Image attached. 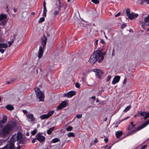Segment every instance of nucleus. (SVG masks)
Segmentation results:
<instances>
[{
  "instance_id": "nucleus-1",
  "label": "nucleus",
  "mask_w": 149,
  "mask_h": 149,
  "mask_svg": "<svg viewBox=\"0 0 149 149\" xmlns=\"http://www.w3.org/2000/svg\"><path fill=\"white\" fill-rule=\"evenodd\" d=\"M106 54V52L101 53L100 50H96L91 56L89 62L92 64H94L97 61L100 63L103 60L104 56Z\"/></svg>"
},
{
  "instance_id": "nucleus-2",
  "label": "nucleus",
  "mask_w": 149,
  "mask_h": 149,
  "mask_svg": "<svg viewBox=\"0 0 149 149\" xmlns=\"http://www.w3.org/2000/svg\"><path fill=\"white\" fill-rule=\"evenodd\" d=\"M17 123L15 121L11 122L6 125L3 128L2 134L4 136H8L16 127Z\"/></svg>"
},
{
  "instance_id": "nucleus-3",
  "label": "nucleus",
  "mask_w": 149,
  "mask_h": 149,
  "mask_svg": "<svg viewBox=\"0 0 149 149\" xmlns=\"http://www.w3.org/2000/svg\"><path fill=\"white\" fill-rule=\"evenodd\" d=\"M47 39L45 36H44L41 40V44L42 46L40 47L38 52V57L39 59L41 58L44 53V49L46 46Z\"/></svg>"
},
{
  "instance_id": "nucleus-4",
  "label": "nucleus",
  "mask_w": 149,
  "mask_h": 149,
  "mask_svg": "<svg viewBox=\"0 0 149 149\" xmlns=\"http://www.w3.org/2000/svg\"><path fill=\"white\" fill-rule=\"evenodd\" d=\"M35 91L36 96L39 99L40 101H43L44 96L42 92L38 87L35 88Z\"/></svg>"
},
{
  "instance_id": "nucleus-5",
  "label": "nucleus",
  "mask_w": 149,
  "mask_h": 149,
  "mask_svg": "<svg viewBox=\"0 0 149 149\" xmlns=\"http://www.w3.org/2000/svg\"><path fill=\"white\" fill-rule=\"evenodd\" d=\"M130 10L129 8L127 9L126 11L127 15L128 16V17L130 19H135L138 16V15L137 14H135L133 12L130 13Z\"/></svg>"
},
{
  "instance_id": "nucleus-6",
  "label": "nucleus",
  "mask_w": 149,
  "mask_h": 149,
  "mask_svg": "<svg viewBox=\"0 0 149 149\" xmlns=\"http://www.w3.org/2000/svg\"><path fill=\"white\" fill-rule=\"evenodd\" d=\"M144 21V22H140V23L142 28L144 29L145 26H149V15L147 17H145Z\"/></svg>"
},
{
  "instance_id": "nucleus-7",
  "label": "nucleus",
  "mask_w": 149,
  "mask_h": 149,
  "mask_svg": "<svg viewBox=\"0 0 149 149\" xmlns=\"http://www.w3.org/2000/svg\"><path fill=\"white\" fill-rule=\"evenodd\" d=\"M7 18L6 15L4 14H2L0 15V25L4 26L6 24Z\"/></svg>"
},
{
  "instance_id": "nucleus-8",
  "label": "nucleus",
  "mask_w": 149,
  "mask_h": 149,
  "mask_svg": "<svg viewBox=\"0 0 149 149\" xmlns=\"http://www.w3.org/2000/svg\"><path fill=\"white\" fill-rule=\"evenodd\" d=\"M149 124V119L146 120V122H145L144 123L142 124L141 125L139 126L135 130H133L132 131V132H135L138 131L142 129L143 128L148 124Z\"/></svg>"
},
{
  "instance_id": "nucleus-9",
  "label": "nucleus",
  "mask_w": 149,
  "mask_h": 149,
  "mask_svg": "<svg viewBox=\"0 0 149 149\" xmlns=\"http://www.w3.org/2000/svg\"><path fill=\"white\" fill-rule=\"evenodd\" d=\"M54 111H49L47 114H43L40 116V118L41 119L43 120L47 119L50 117L54 113Z\"/></svg>"
},
{
  "instance_id": "nucleus-10",
  "label": "nucleus",
  "mask_w": 149,
  "mask_h": 149,
  "mask_svg": "<svg viewBox=\"0 0 149 149\" xmlns=\"http://www.w3.org/2000/svg\"><path fill=\"white\" fill-rule=\"evenodd\" d=\"M93 71L96 72V75L97 77L99 79H101L103 74L102 71L100 70L95 69L93 70Z\"/></svg>"
},
{
  "instance_id": "nucleus-11",
  "label": "nucleus",
  "mask_w": 149,
  "mask_h": 149,
  "mask_svg": "<svg viewBox=\"0 0 149 149\" xmlns=\"http://www.w3.org/2000/svg\"><path fill=\"white\" fill-rule=\"evenodd\" d=\"M68 105V103L65 101H63L57 107L58 110H60L66 107Z\"/></svg>"
},
{
  "instance_id": "nucleus-12",
  "label": "nucleus",
  "mask_w": 149,
  "mask_h": 149,
  "mask_svg": "<svg viewBox=\"0 0 149 149\" xmlns=\"http://www.w3.org/2000/svg\"><path fill=\"white\" fill-rule=\"evenodd\" d=\"M36 138L35 139H37L40 142H42L44 141L45 139V137L42 136L41 134L38 133L36 136Z\"/></svg>"
},
{
  "instance_id": "nucleus-13",
  "label": "nucleus",
  "mask_w": 149,
  "mask_h": 149,
  "mask_svg": "<svg viewBox=\"0 0 149 149\" xmlns=\"http://www.w3.org/2000/svg\"><path fill=\"white\" fill-rule=\"evenodd\" d=\"M26 116L28 120L30 122H33L35 120V118L32 113L27 114L26 115Z\"/></svg>"
},
{
  "instance_id": "nucleus-14",
  "label": "nucleus",
  "mask_w": 149,
  "mask_h": 149,
  "mask_svg": "<svg viewBox=\"0 0 149 149\" xmlns=\"http://www.w3.org/2000/svg\"><path fill=\"white\" fill-rule=\"evenodd\" d=\"M7 119V116L6 115H3L2 120H0V127H2L3 126V124L6 123Z\"/></svg>"
},
{
  "instance_id": "nucleus-15",
  "label": "nucleus",
  "mask_w": 149,
  "mask_h": 149,
  "mask_svg": "<svg viewBox=\"0 0 149 149\" xmlns=\"http://www.w3.org/2000/svg\"><path fill=\"white\" fill-rule=\"evenodd\" d=\"M59 7H58V11H56L54 12V15H58L59 14V11L61 10V8L63 7V6L64 5L63 3L62 2H61L60 1H59Z\"/></svg>"
},
{
  "instance_id": "nucleus-16",
  "label": "nucleus",
  "mask_w": 149,
  "mask_h": 149,
  "mask_svg": "<svg viewBox=\"0 0 149 149\" xmlns=\"http://www.w3.org/2000/svg\"><path fill=\"white\" fill-rule=\"evenodd\" d=\"M75 94V93L73 91H70L67 93H65L64 95V96L68 97H71L72 96Z\"/></svg>"
},
{
  "instance_id": "nucleus-17",
  "label": "nucleus",
  "mask_w": 149,
  "mask_h": 149,
  "mask_svg": "<svg viewBox=\"0 0 149 149\" xmlns=\"http://www.w3.org/2000/svg\"><path fill=\"white\" fill-rule=\"evenodd\" d=\"M120 77L119 76H116L114 78L113 80L112 81V84H114L117 83L120 80Z\"/></svg>"
},
{
  "instance_id": "nucleus-18",
  "label": "nucleus",
  "mask_w": 149,
  "mask_h": 149,
  "mask_svg": "<svg viewBox=\"0 0 149 149\" xmlns=\"http://www.w3.org/2000/svg\"><path fill=\"white\" fill-rule=\"evenodd\" d=\"M123 132L122 131H117L116 133V137L117 138H119L120 136L123 134Z\"/></svg>"
},
{
  "instance_id": "nucleus-19",
  "label": "nucleus",
  "mask_w": 149,
  "mask_h": 149,
  "mask_svg": "<svg viewBox=\"0 0 149 149\" xmlns=\"http://www.w3.org/2000/svg\"><path fill=\"white\" fill-rule=\"evenodd\" d=\"M8 47L7 44L4 43H0V48H7Z\"/></svg>"
},
{
  "instance_id": "nucleus-20",
  "label": "nucleus",
  "mask_w": 149,
  "mask_h": 149,
  "mask_svg": "<svg viewBox=\"0 0 149 149\" xmlns=\"http://www.w3.org/2000/svg\"><path fill=\"white\" fill-rule=\"evenodd\" d=\"M6 108L8 110L10 111L13 110L14 109L13 107L10 104H9L7 105L6 106Z\"/></svg>"
},
{
  "instance_id": "nucleus-21",
  "label": "nucleus",
  "mask_w": 149,
  "mask_h": 149,
  "mask_svg": "<svg viewBox=\"0 0 149 149\" xmlns=\"http://www.w3.org/2000/svg\"><path fill=\"white\" fill-rule=\"evenodd\" d=\"M146 112H146V111H143V112L138 111V115L140 114L142 116H145V115L146 114Z\"/></svg>"
},
{
  "instance_id": "nucleus-22",
  "label": "nucleus",
  "mask_w": 149,
  "mask_h": 149,
  "mask_svg": "<svg viewBox=\"0 0 149 149\" xmlns=\"http://www.w3.org/2000/svg\"><path fill=\"white\" fill-rule=\"evenodd\" d=\"M54 127H53L50 128L49 130H47V132L49 134H50L52 132V131L54 129Z\"/></svg>"
},
{
  "instance_id": "nucleus-23",
  "label": "nucleus",
  "mask_w": 149,
  "mask_h": 149,
  "mask_svg": "<svg viewBox=\"0 0 149 149\" xmlns=\"http://www.w3.org/2000/svg\"><path fill=\"white\" fill-rule=\"evenodd\" d=\"M144 2L146 3L147 4H148L149 3V0H141L140 3L141 4H143Z\"/></svg>"
},
{
  "instance_id": "nucleus-24",
  "label": "nucleus",
  "mask_w": 149,
  "mask_h": 149,
  "mask_svg": "<svg viewBox=\"0 0 149 149\" xmlns=\"http://www.w3.org/2000/svg\"><path fill=\"white\" fill-rule=\"evenodd\" d=\"M43 16L45 17L46 15V13L47 12V10L46 7H43Z\"/></svg>"
},
{
  "instance_id": "nucleus-25",
  "label": "nucleus",
  "mask_w": 149,
  "mask_h": 149,
  "mask_svg": "<svg viewBox=\"0 0 149 149\" xmlns=\"http://www.w3.org/2000/svg\"><path fill=\"white\" fill-rule=\"evenodd\" d=\"M68 136L69 137H74L75 136V135L73 132H70L68 134Z\"/></svg>"
},
{
  "instance_id": "nucleus-26",
  "label": "nucleus",
  "mask_w": 149,
  "mask_h": 149,
  "mask_svg": "<svg viewBox=\"0 0 149 149\" xmlns=\"http://www.w3.org/2000/svg\"><path fill=\"white\" fill-rule=\"evenodd\" d=\"M131 108V106L130 105H129L126 107V108L124 110V111L125 112H127V111L129 110Z\"/></svg>"
},
{
  "instance_id": "nucleus-27",
  "label": "nucleus",
  "mask_w": 149,
  "mask_h": 149,
  "mask_svg": "<svg viewBox=\"0 0 149 149\" xmlns=\"http://www.w3.org/2000/svg\"><path fill=\"white\" fill-rule=\"evenodd\" d=\"M59 141V139L55 138L52 140V142L54 143H56Z\"/></svg>"
},
{
  "instance_id": "nucleus-28",
  "label": "nucleus",
  "mask_w": 149,
  "mask_h": 149,
  "mask_svg": "<svg viewBox=\"0 0 149 149\" xmlns=\"http://www.w3.org/2000/svg\"><path fill=\"white\" fill-rule=\"evenodd\" d=\"M14 40L13 39H12L11 41H8V43L9 44V46L10 47L12 44L14 42Z\"/></svg>"
},
{
  "instance_id": "nucleus-29",
  "label": "nucleus",
  "mask_w": 149,
  "mask_h": 149,
  "mask_svg": "<svg viewBox=\"0 0 149 149\" xmlns=\"http://www.w3.org/2000/svg\"><path fill=\"white\" fill-rule=\"evenodd\" d=\"M92 2L96 4L99 3V0H91Z\"/></svg>"
},
{
  "instance_id": "nucleus-30",
  "label": "nucleus",
  "mask_w": 149,
  "mask_h": 149,
  "mask_svg": "<svg viewBox=\"0 0 149 149\" xmlns=\"http://www.w3.org/2000/svg\"><path fill=\"white\" fill-rule=\"evenodd\" d=\"M45 20V18L43 17L41 18L38 21V22L41 23Z\"/></svg>"
},
{
  "instance_id": "nucleus-31",
  "label": "nucleus",
  "mask_w": 149,
  "mask_h": 149,
  "mask_svg": "<svg viewBox=\"0 0 149 149\" xmlns=\"http://www.w3.org/2000/svg\"><path fill=\"white\" fill-rule=\"evenodd\" d=\"M72 127L71 126H69L66 129V130L68 131H70L72 130Z\"/></svg>"
},
{
  "instance_id": "nucleus-32",
  "label": "nucleus",
  "mask_w": 149,
  "mask_h": 149,
  "mask_svg": "<svg viewBox=\"0 0 149 149\" xmlns=\"http://www.w3.org/2000/svg\"><path fill=\"white\" fill-rule=\"evenodd\" d=\"M37 130L36 129H35L33 131L31 132V134L32 135H34L37 132Z\"/></svg>"
},
{
  "instance_id": "nucleus-33",
  "label": "nucleus",
  "mask_w": 149,
  "mask_h": 149,
  "mask_svg": "<svg viewBox=\"0 0 149 149\" xmlns=\"http://www.w3.org/2000/svg\"><path fill=\"white\" fill-rule=\"evenodd\" d=\"M149 117V115L146 112V114L145 115L144 117V120H146L147 118H148Z\"/></svg>"
},
{
  "instance_id": "nucleus-34",
  "label": "nucleus",
  "mask_w": 149,
  "mask_h": 149,
  "mask_svg": "<svg viewBox=\"0 0 149 149\" xmlns=\"http://www.w3.org/2000/svg\"><path fill=\"white\" fill-rule=\"evenodd\" d=\"M82 114H77L76 115V117L78 118H80L82 117Z\"/></svg>"
},
{
  "instance_id": "nucleus-35",
  "label": "nucleus",
  "mask_w": 149,
  "mask_h": 149,
  "mask_svg": "<svg viewBox=\"0 0 149 149\" xmlns=\"http://www.w3.org/2000/svg\"><path fill=\"white\" fill-rule=\"evenodd\" d=\"M111 75H109V76L108 77H107V79H106V81H109L110 80V79H111Z\"/></svg>"
},
{
  "instance_id": "nucleus-36",
  "label": "nucleus",
  "mask_w": 149,
  "mask_h": 149,
  "mask_svg": "<svg viewBox=\"0 0 149 149\" xmlns=\"http://www.w3.org/2000/svg\"><path fill=\"white\" fill-rule=\"evenodd\" d=\"M27 15V13L26 12H24L23 13H22V16L23 17H24L25 16H26Z\"/></svg>"
},
{
  "instance_id": "nucleus-37",
  "label": "nucleus",
  "mask_w": 149,
  "mask_h": 149,
  "mask_svg": "<svg viewBox=\"0 0 149 149\" xmlns=\"http://www.w3.org/2000/svg\"><path fill=\"white\" fill-rule=\"evenodd\" d=\"M75 86L77 88H79L80 87V85L79 83H76L75 84Z\"/></svg>"
},
{
  "instance_id": "nucleus-38",
  "label": "nucleus",
  "mask_w": 149,
  "mask_h": 149,
  "mask_svg": "<svg viewBox=\"0 0 149 149\" xmlns=\"http://www.w3.org/2000/svg\"><path fill=\"white\" fill-rule=\"evenodd\" d=\"M127 82V79L126 78H125L123 82V84H125Z\"/></svg>"
},
{
  "instance_id": "nucleus-39",
  "label": "nucleus",
  "mask_w": 149,
  "mask_h": 149,
  "mask_svg": "<svg viewBox=\"0 0 149 149\" xmlns=\"http://www.w3.org/2000/svg\"><path fill=\"white\" fill-rule=\"evenodd\" d=\"M51 67L50 65L48 66L46 68L47 70L48 71L51 70V69H50Z\"/></svg>"
},
{
  "instance_id": "nucleus-40",
  "label": "nucleus",
  "mask_w": 149,
  "mask_h": 149,
  "mask_svg": "<svg viewBox=\"0 0 149 149\" xmlns=\"http://www.w3.org/2000/svg\"><path fill=\"white\" fill-rule=\"evenodd\" d=\"M126 24H123L122 26H121V28L122 29H123L125 27H126Z\"/></svg>"
},
{
  "instance_id": "nucleus-41",
  "label": "nucleus",
  "mask_w": 149,
  "mask_h": 149,
  "mask_svg": "<svg viewBox=\"0 0 149 149\" xmlns=\"http://www.w3.org/2000/svg\"><path fill=\"white\" fill-rule=\"evenodd\" d=\"M5 51V50L4 49H0V52L2 54Z\"/></svg>"
},
{
  "instance_id": "nucleus-42",
  "label": "nucleus",
  "mask_w": 149,
  "mask_h": 149,
  "mask_svg": "<svg viewBox=\"0 0 149 149\" xmlns=\"http://www.w3.org/2000/svg\"><path fill=\"white\" fill-rule=\"evenodd\" d=\"M147 147V145H145L141 148V149H144Z\"/></svg>"
},
{
  "instance_id": "nucleus-43",
  "label": "nucleus",
  "mask_w": 149,
  "mask_h": 149,
  "mask_svg": "<svg viewBox=\"0 0 149 149\" xmlns=\"http://www.w3.org/2000/svg\"><path fill=\"white\" fill-rule=\"evenodd\" d=\"M120 12H119L117 14H116V15H115V17H117L118 16H119L120 15Z\"/></svg>"
},
{
  "instance_id": "nucleus-44",
  "label": "nucleus",
  "mask_w": 149,
  "mask_h": 149,
  "mask_svg": "<svg viewBox=\"0 0 149 149\" xmlns=\"http://www.w3.org/2000/svg\"><path fill=\"white\" fill-rule=\"evenodd\" d=\"M100 42L103 44H104L105 43V42L102 39L100 40Z\"/></svg>"
},
{
  "instance_id": "nucleus-45",
  "label": "nucleus",
  "mask_w": 149,
  "mask_h": 149,
  "mask_svg": "<svg viewBox=\"0 0 149 149\" xmlns=\"http://www.w3.org/2000/svg\"><path fill=\"white\" fill-rule=\"evenodd\" d=\"M98 42V40H96L95 42V46L97 45Z\"/></svg>"
},
{
  "instance_id": "nucleus-46",
  "label": "nucleus",
  "mask_w": 149,
  "mask_h": 149,
  "mask_svg": "<svg viewBox=\"0 0 149 149\" xmlns=\"http://www.w3.org/2000/svg\"><path fill=\"white\" fill-rule=\"evenodd\" d=\"M43 6V7H46V3H45V1H44Z\"/></svg>"
},
{
  "instance_id": "nucleus-47",
  "label": "nucleus",
  "mask_w": 149,
  "mask_h": 149,
  "mask_svg": "<svg viewBox=\"0 0 149 149\" xmlns=\"http://www.w3.org/2000/svg\"><path fill=\"white\" fill-rule=\"evenodd\" d=\"M104 141L106 142L107 143L108 142V140L107 138H106L104 139Z\"/></svg>"
},
{
  "instance_id": "nucleus-48",
  "label": "nucleus",
  "mask_w": 149,
  "mask_h": 149,
  "mask_svg": "<svg viewBox=\"0 0 149 149\" xmlns=\"http://www.w3.org/2000/svg\"><path fill=\"white\" fill-rule=\"evenodd\" d=\"M104 49V47L103 46L102 48V49H101L100 50L101 52L102 51H103ZM101 53H102V52H101Z\"/></svg>"
},
{
  "instance_id": "nucleus-49",
  "label": "nucleus",
  "mask_w": 149,
  "mask_h": 149,
  "mask_svg": "<svg viewBox=\"0 0 149 149\" xmlns=\"http://www.w3.org/2000/svg\"><path fill=\"white\" fill-rule=\"evenodd\" d=\"M14 149H20V146H18V147L16 148H14Z\"/></svg>"
},
{
  "instance_id": "nucleus-50",
  "label": "nucleus",
  "mask_w": 149,
  "mask_h": 149,
  "mask_svg": "<svg viewBox=\"0 0 149 149\" xmlns=\"http://www.w3.org/2000/svg\"><path fill=\"white\" fill-rule=\"evenodd\" d=\"M91 98L95 100V96H93L91 97Z\"/></svg>"
},
{
  "instance_id": "nucleus-51",
  "label": "nucleus",
  "mask_w": 149,
  "mask_h": 149,
  "mask_svg": "<svg viewBox=\"0 0 149 149\" xmlns=\"http://www.w3.org/2000/svg\"><path fill=\"white\" fill-rule=\"evenodd\" d=\"M13 10L15 13L17 11V9H16L14 8Z\"/></svg>"
},
{
  "instance_id": "nucleus-52",
  "label": "nucleus",
  "mask_w": 149,
  "mask_h": 149,
  "mask_svg": "<svg viewBox=\"0 0 149 149\" xmlns=\"http://www.w3.org/2000/svg\"><path fill=\"white\" fill-rule=\"evenodd\" d=\"M11 84V82H10V81H7V82L6 83V84Z\"/></svg>"
},
{
  "instance_id": "nucleus-53",
  "label": "nucleus",
  "mask_w": 149,
  "mask_h": 149,
  "mask_svg": "<svg viewBox=\"0 0 149 149\" xmlns=\"http://www.w3.org/2000/svg\"><path fill=\"white\" fill-rule=\"evenodd\" d=\"M97 139H95L94 141V142L95 143H97Z\"/></svg>"
},
{
  "instance_id": "nucleus-54",
  "label": "nucleus",
  "mask_w": 149,
  "mask_h": 149,
  "mask_svg": "<svg viewBox=\"0 0 149 149\" xmlns=\"http://www.w3.org/2000/svg\"><path fill=\"white\" fill-rule=\"evenodd\" d=\"M35 14V13L34 12H32L31 13V15H34Z\"/></svg>"
},
{
  "instance_id": "nucleus-55",
  "label": "nucleus",
  "mask_w": 149,
  "mask_h": 149,
  "mask_svg": "<svg viewBox=\"0 0 149 149\" xmlns=\"http://www.w3.org/2000/svg\"><path fill=\"white\" fill-rule=\"evenodd\" d=\"M24 112V113H27V111L26 110H23Z\"/></svg>"
},
{
  "instance_id": "nucleus-56",
  "label": "nucleus",
  "mask_w": 149,
  "mask_h": 149,
  "mask_svg": "<svg viewBox=\"0 0 149 149\" xmlns=\"http://www.w3.org/2000/svg\"><path fill=\"white\" fill-rule=\"evenodd\" d=\"M35 142V139H33V140L32 141V142L33 143H34V142Z\"/></svg>"
},
{
  "instance_id": "nucleus-57",
  "label": "nucleus",
  "mask_w": 149,
  "mask_h": 149,
  "mask_svg": "<svg viewBox=\"0 0 149 149\" xmlns=\"http://www.w3.org/2000/svg\"><path fill=\"white\" fill-rule=\"evenodd\" d=\"M10 82H11V83H12L14 81L13 80H11L10 81Z\"/></svg>"
},
{
  "instance_id": "nucleus-58",
  "label": "nucleus",
  "mask_w": 149,
  "mask_h": 149,
  "mask_svg": "<svg viewBox=\"0 0 149 149\" xmlns=\"http://www.w3.org/2000/svg\"><path fill=\"white\" fill-rule=\"evenodd\" d=\"M107 118L106 117L104 119V121H106L107 120Z\"/></svg>"
},
{
  "instance_id": "nucleus-59",
  "label": "nucleus",
  "mask_w": 149,
  "mask_h": 149,
  "mask_svg": "<svg viewBox=\"0 0 149 149\" xmlns=\"http://www.w3.org/2000/svg\"><path fill=\"white\" fill-rule=\"evenodd\" d=\"M26 135L27 136H29V132H27L26 134Z\"/></svg>"
},
{
  "instance_id": "nucleus-60",
  "label": "nucleus",
  "mask_w": 149,
  "mask_h": 149,
  "mask_svg": "<svg viewBox=\"0 0 149 149\" xmlns=\"http://www.w3.org/2000/svg\"><path fill=\"white\" fill-rule=\"evenodd\" d=\"M135 126V125H133L132 126V128L134 127Z\"/></svg>"
},
{
  "instance_id": "nucleus-61",
  "label": "nucleus",
  "mask_w": 149,
  "mask_h": 149,
  "mask_svg": "<svg viewBox=\"0 0 149 149\" xmlns=\"http://www.w3.org/2000/svg\"><path fill=\"white\" fill-rule=\"evenodd\" d=\"M133 122H132L130 123V124L131 125H133Z\"/></svg>"
},
{
  "instance_id": "nucleus-62",
  "label": "nucleus",
  "mask_w": 149,
  "mask_h": 149,
  "mask_svg": "<svg viewBox=\"0 0 149 149\" xmlns=\"http://www.w3.org/2000/svg\"><path fill=\"white\" fill-rule=\"evenodd\" d=\"M99 102V100L98 99H97L96 101V102Z\"/></svg>"
},
{
  "instance_id": "nucleus-63",
  "label": "nucleus",
  "mask_w": 149,
  "mask_h": 149,
  "mask_svg": "<svg viewBox=\"0 0 149 149\" xmlns=\"http://www.w3.org/2000/svg\"><path fill=\"white\" fill-rule=\"evenodd\" d=\"M137 116H138V115H134V116L135 118H136Z\"/></svg>"
},
{
  "instance_id": "nucleus-64",
  "label": "nucleus",
  "mask_w": 149,
  "mask_h": 149,
  "mask_svg": "<svg viewBox=\"0 0 149 149\" xmlns=\"http://www.w3.org/2000/svg\"><path fill=\"white\" fill-rule=\"evenodd\" d=\"M114 55H115V54L114 53V52H112V56H114Z\"/></svg>"
}]
</instances>
